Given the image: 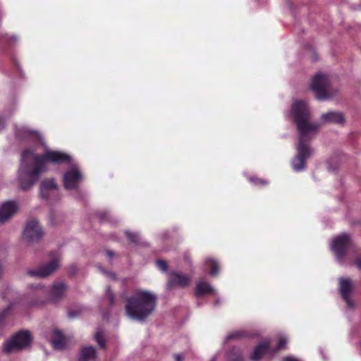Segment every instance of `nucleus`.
<instances>
[{"instance_id": "f03ea898", "label": "nucleus", "mask_w": 361, "mask_h": 361, "mask_svg": "<svg viewBox=\"0 0 361 361\" xmlns=\"http://www.w3.org/2000/svg\"><path fill=\"white\" fill-rule=\"evenodd\" d=\"M71 161L69 154L59 151L47 150L42 155L37 154L30 149L23 151L18 173L20 188L23 190L31 188L39 180L40 174L47 171V164H61Z\"/></svg>"}, {"instance_id": "b1692460", "label": "nucleus", "mask_w": 361, "mask_h": 361, "mask_svg": "<svg viewBox=\"0 0 361 361\" xmlns=\"http://www.w3.org/2000/svg\"><path fill=\"white\" fill-rule=\"evenodd\" d=\"M94 338L100 347H102V348L105 347V342L103 338L102 333L101 331H97L95 334Z\"/></svg>"}, {"instance_id": "dca6fc26", "label": "nucleus", "mask_w": 361, "mask_h": 361, "mask_svg": "<svg viewBox=\"0 0 361 361\" xmlns=\"http://www.w3.org/2000/svg\"><path fill=\"white\" fill-rule=\"evenodd\" d=\"M57 188L56 183L54 179H47L42 182L40 186V195L47 199L49 196V192L51 190H56Z\"/></svg>"}, {"instance_id": "f704fd0d", "label": "nucleus", "mask_w": 361, "mask_h": 361, "mask_svg": "<svg viewBox=\"0 0 361 361\" xmlns=\"http://www.w3.org/2000/svg\"><path fill=\"white\" fill-rule=\"evenodd\" d=\"M283 361H300V360L293 357L288 356V357H285L283 359Z\"/></svg>"}, {"instance_id": "cd10ccee", "label": "nucleus", "mask_w": 361, "mask_h": 361, "mask_svg": "<svg viewBox=\"0 0 361 361\" xmlns=\"http://www.w3.org/2000/svg\"><path fill=\"white\" fill-rule=\"evenodd\" d=\"M250 180L254 183L255 185H264L267 183L264 180L258 178H252Z\"/></svg>"}, {"instance_id": "0eeeda50", "label": "nucleus", "mask_w": 361, "mask_h": 361, "mask_svg": "<svg viewBox=\"0 0 361 361\" xmlns=\"http://www.w3.org/2000/svg\"><path fill=\"white\" fill-rule=\"evenodd\" d=\"M60 256L54 254L49 262L39 267L37 269L27 270V274L39 278H45L51 274L59 266Z\"/></svg>"}, {"instance_id": "c85d7f7f", "label": "nucleus", "mask_w": 361, "mask_h": 361, "mask_svg": "<svg viewBox=\"0 0 361 361\" xmlns=\"http://www.w3.org/2000/svg\"><path fill=\"white\" fill-rule=\"evenodd\" d=\"M35 288L37 289V294H39H39H44V293H46L47 292V289L44 286H41L39 284L36 286L35 287Z\"/></svg>"}, {"instance_id": "6e6552de", "label": "nucleus", "mask_w": 361, "mask_h": 361, "mask_svg": "<svg viewBox=\"0 0 361 361\" xmlns=\"http://www.w3.org/2000/svg\"><path fill=\"white\" fill-rule=\"evenodd\" d=\"M82 180V175L77 166L69 169L63 175V185L66 190H75L79 188Z\"/></svg>"}, {"instance_id": "4c0bfd02", "label": "nucleus", "mask_w": 361, "mask_h": 361, "mask_svg": "<svg viewBox=\"0 0 361 361\" xmlns=\"http://www.w3.org/2000/svg\"><path fill=\"white\" fill-rule=\"evenodd\" d=\"M231 361H243V359L240 355H238L236 358L232 360Z\"/></svg>"}, {"instance_id": "20e7f679", "label": "nucleus", "mask_w": 361, "mask_h": 361, "mask_svg": "<svg viewBox=\"0 0 361 361\" xmlns=\"http://www.w3.org/2000/svg\"><path fill=\"white\" fill-rule=\"evenodd\" d=\"M31 341L32 337L30 332L20 331L4 343L3 350L6 353L18 351L28 347Z\"/></svg>"}, {"instance_id": "72a5a7b5", "label": "nucleus", "mask_w": 361, "mask_h": 361, "mask_svg": "<svg viewBox=\"0 0 361 361\" xmlns=\"http://www.w3.org/2000/svg\"><path fill=\"white\" fill-rule=\"evenodd\" d=\"M5 127V121L4 118L1 116H0V130L4 129Z\"/></svg>"}, {"instance_id": "aec40b11", "label": "nucleus", "mask_w": 361, "mask_h": 361, "mask_svg": "<svg viewBox=\"0 0 361 361\" xmlns=\"http://www.w3.org/2000/svg\"><path fill=\"white\" fill-rule=\"evenodd\" d=\"M205 265L211 268L210 274L215 276L219 273V264L213 258H207L205 259Z\"/></svg>"}, {"instance_id": "412c9836", "label": "nucleus", "mask_w": 361, "mask_h": 361, "mask_svg": "<svg viewBox=\"0 0 361 361\" xmlns=\"http://www.w3.org/2000/svg\"><path fill=\"white\" fill-rule=\"evenodd\" d=\"M247 336V334L243 330L234 331L227 335L226 341L238 340L245 338Z\"/></svg>"}, {"instance_id": "f257e3e1", "label": "nucleus", "mask_w": 361, "mask_h": 361, "mask_svg": "<svg viewBox=\"0 0 361 361\" xmlns=\"http://www.w3.org/2000/svg\"><path fill=\"white\" fill-rule=\"evenodd\" d=\"M293 116L298 133V142L296 146L297 154L291 161V166L296 172L304 171L306 160L313 154V150L307 143L312 139L319 130V124L310 121V111L307 104L302 101H295L291 108Z\"/></svg>"}, {"instance_id": "423d86ee", "label": "nucleus", "mask_w": 361, "mask_h": 361, "mask_svg": "<svg viewBox=\"0 0 361 361\" xmlns=\"http://www.w3.org/2000/svg\"><path fill=\"white\" fill-rule=\"evenodd\" d=\"M329 78L324 74H317L312 81L311 88L319 100H325L331 97L329 94Z\"/></svg>"}, {"instance_id": "4be33fe9", "label": "nucleus", "mask_w": 361, "mask_h": 361, "mask_svg": "<svg viewBox=\"0 0 361 361\" xmlns=\"http://www.w3.org/2000/svg\"><path fill=\"white\" fill-rule=\"evenodd\" d=\"M125 234L131 243L135 244H139L140 243V236L138 233H133L127 230L125 231Z\"/></svg>"}, {"instance_id": "9b49d317", "label": "nucleus", "mask_w": 361, "mask_h": 361, "mask_svg": "<svg viewBox=\"0 0 361 361\" xmlns=\"http://www.w3.org/2000/svg\"><path fill=\"white\" fill-rule=\"evenodd\" d=\"M190 281V277L180 272H171L169 274L167 287L172 289L174 286L185 288L188 286Z\"/></svg>"}, {"instance_id": "9d476101", "label": "nucleus", "mask_w": 361, "mask_h": 361, "mask_svg": "<svg viewBox=\"0 0 361 361\" xmlns=\"http://www.w3.org/2000/svg\"><path fill=\"white\" fill-rule=\"evenodd\" d=\"M353 286L350 279L341 278L339 280V292L342 298L346 302L348 307L353 308L354 303L350 299Z\"/></svg>"}, {"instance_id": "a211bd4d", "label": "nucleus", "mask_w": 361, "mask_h": 361, "mask_svg": "<svg viewBox=\"0 0 361 361\" xmlns=\"http://www.w3.org/2000/svg\"><path fill=\"white\" fill-rule=\"evenodd\" d=\"M208 293L216 295L214 289L210 284L204 281H199L196 285L195 295L200 297Z\"/></svg>"}, {"instance_id": "58836bf2", "label": "nucleus", "mask_w": 361, "mask_h": 361, "mask_svg": "<svg viewBox=\"0 0 361 361\" xmlns=\"http://www.w3.org/2000/svg\"><path fill=\"white\" fill-rule=\"evenodd\" d=\"M220 304V300L219 298H217L214 301V305H219Z\"/></svg>"}, {"instance_id": "7c9ffc66", "label": "nucleus", "mask_w": 361, "mask_h": 361, "mask_svg": "<svg viewBox=\"0 0 361 361\" xmlns=\"http://www.w3.org/2000/svg\"><path fill=\"white\" fill-rule=\"evenodd\" d=\"M354 263L359 269H361V257L356 258Z\"/></svg>"}, {"instance_id": "2eb2a0df", "label": "nucleus", "mask_w": 361, "mask_h": 361, "mask_svg": "<svg viewBox=\"0 0 361 361\" xmlns=\"http://www.w3.org/2000/svg\"><path fill=\"white\" fill-rule=\"evenodd\" d=\"M50 342L55 349L61 350L66 345V338L61 331L54 330L51 334Z\"/></svg>"}, {"instance_id": "2f4dec72", "label": "nucleus", "mask_w": 361, "mask_h": 361, "mask_svg": "<svg viewBox=\"0 0 361 361\" xmlns=\"http://www.w3.org/2000/svg\"><path fill=\"white\" fill-rule=\"evenodd\" d=\"M43 302H44V300H36V301L30 302L29 305H38L42 304Z\"/></svg>"}, {"instance_id": "393cba45", "label": "nucleus", "mask_w": 361, "mask_h": 361, "mask_svg": "<svg viewBox=\"0 0 361 361\" xmlns=\"http://www.w3.org/2000/svg\"><path fill=\"white\" fill-rule=\"evenodd\" d=\"M287 338L284 336H282L279 338L278 345H277V350H280L283 348H284L287 344Z\"/></svg>"}, {"instance_id": "a878e982", "label": "nucleus", "mask_w": 361, "mask_h": 361, "mask_svg": "<svg viewBox=\"0 0 361 361\" xmlns=\"http://www.w3.org/2000/svg\"><path fill=\"white\" fill-rule=\"evenodd\" d=\"M157 265L158 268L163 271H166L168 270V264L164 260H158L157 262Z\"/></svg>"}, {"instance_id": "bb28decb", "label": "nucleus", "mask_w": 361, "mask_h": 361, "mask_svg": "<svg viewBox=\"0 0 361 361\" xmlns=\"http://www.w3.org/2000/svg\"><path fill=\"white\" fill-rule=\"evenodd\" d=\"M13 306V303H10L8 305V307L6 308L5 310H4L0 313V322H1L4 319V318L8 314L9 311L11 310Z\"/></svg>"}, {"instance_id": "c9c22d12", "label": "nucleus", "mask_w": 361, "mask_h": 361, "mask_svg": "<svg viewBox=\"0 0 361 361\" xmlns=\"http://www.w3.org/2000/svg\"><path fill=\"white\" fill-rule=\"evenodd\" d=\"M106 255L108 256V257H109V259H112V258L114 257L115 254H114V252L113 251H111V250H107V251H106Z\"/></svg>"}, {"instance_id": "f3484780", "label": "nucleus", "mask_w": 361, "mask_h": 361, "mask_svg": "<svg viewBox=\"0 0 361 361\" xmlns=\"http://www.w3.org/2000/svg\"><path fill=\"white\" fill-rule=\"evenodd\" d=\"M270 345V341L268 340L264 341L260 343L254 350L251 360L253 361H258L262 358L263 355L267 352Z\"/></svg>"}, {"instance_id": "e433bc0d", "label": "nucleus", "mask_w": 361, "mask_h": 361, "mask_svg": "<svg viewBox=\"0 0 361 361\" xmlns=\"http://www.w3.org/2000/svg\"><path fill=\"white\" fill-rule=\"evenodd\" d=\"M109 277L112 278V279H115L116 277V275L114 273H112V272H106V273Z\"/></svg>"}, {"instance_id": "4468645a", "label": "nucleus", "mask_w": 361, "mask_h": 361, "mask_svg": "<svg viewBox=\"0 0 361 361\" xmlns=\"http://www.w3.org/2000/svg\"><path fill=\"white\" fill-rule=\"evenodd\" d=\"M321 119L324 123H333L336 124H341L344 123V116L342 113L336 111H330L323 114Z\"/></svg>"}, {"instance_id": "6ab92c4d", "label": "nucleus", "mask_w": 361, "mask_h": 361, "mask_svg": "<svg viewBox=\"0 0 361 361\" xmlns=\"http://www.w3.org/2000/svg\"><path fill=\"white\" fill-rule=\"evenodd\" d=\"M96 359V350L92 346L82 348L79 357V361H94Z\"/></svg>"}, {"instance_id": "5701e85b", "label": "nucleus", "mask_w": 361, "mask_h": 361, "mask_svg": "<svg viewBox=\"0 0 361 361\" xmlns=\"http://www.w3.org/2000/svg\"><path fill=\"white\" fill-rule=\"evenodd\" d=\"M105 298L107 300L108 305L111 307L114 305L115 302V294L111 290L110 287H107L105 291Z\"/></svg>"}, {"instance_id": "39448f33", "label": "nucleus", "mask_w": 361, "mask_h": 361, "mask_svg": "<svg viewBox=\"0 0 361 361\" xmlns=\"http://www.w3.org/2000/svg\"><path fill=\"white\" fill-rule=\"evenodd\" d=\"M353 243L350 236L347 233H342L336 236L332 241L331 249L335 254L338 261L341 262L347 253L353 248Z\"/></svg>"}, {"instance_id": "ddd939ff", "label": "nucleus", "mask_w": 361, "mask_h": 361, "mask_svg": "<svg viewBox=\"0 0 361 361\" xmlns=\"http://www.w3.org/2000/svg\"><path fill=\"white\" fill-rule=\"evenodd\" d=\"M66 286L65 283L60 282L54 283L49 290V299L51 301L56 302L61 300L65 294Z\"/></svg>"}, {"instance_id": "1a4fd4ad", "label": "nucleus", "mask_w": 361, "mask_h": 361, "mask_svg": "<svg viewBox=\"0 0 361 361\" xmlns=\"http://www.w3.org/2000/svg\"><path fill=\"white\" fill-rule=\"evenodd\" d=\"M43 231L39 222L36 219H32L27 222L23 231V238L29 243L38 241L42 238Z\"/></svg>"}, {"instance_id": "7ed1b4c3", "label": "nucleus", "mask_w": 361, "mask_h": 361, "mask_svg": "<svg viewBox=\"0 0 361 361\" xmlns=\"http://www.w3.org/2000/svg\"><path fill=\"white\" fill-rule=\"evenodd\" d=\"M157 296L147 290H139L128 298L126 304V314L132 319L143 322L154 310Z\"/></svg>"}, {"instance_id": "a19ab883", "label": "nucleus", "mask_w": 361, "mask_h": 361, "mask_svg": "<svg viewBox=\"0 0 361 361\" xmlns=\"http://www.w3.org/2000/svg\"><path fill=\"white\" fill-rule=\"evenodd\" d=\"M18 135L20 136V135H21V133L20 132H18Z\"/></svg>"}, {"instance_id": "473e14b6", "label": "nucleus", "mask_w": 361, "mask_h": 361, "mask_svg": "<svg viewBox=\"0 0 361 361\" xmlns=\"http://www.w3.org/2000/svg\"><path fill=\"white\" fill-rule=\"evenodd\" d=\"M176 361H183V357L181 354H175L173 355Z\"/></svg>"}, {"instance_id": "ea45409f", "label": "nucleus", "mask_w": 361, "mask_h": 361, "mask_svg": "<svg viewBox=\"0 0 361 361\" xmlns=\"http://www.w3.org/2000/svg\"><path fill=\"white\" fill-rule=\"evenodd\" d=\"M210 361H216V357H213Z\"/></svg>"}, {"instance_id": "f8f14e48", "label": "nucleus", "mask_w": 361, "mask_h": 361, "mask_svg": "<svg viewBox=\"0 0 361 361\" xmlns=\"http://www.w3.org/2000/svg\"><path fill=\"white\" fill-rule=\"evenodd\" d=\"M18 207L14 201H7L0 206V222L4 223L12 217L17 212Z\"/></svg>"}, {"instance_id": "c756f323", "label": "nucleus", "mask_w": 361, "mask_h": 361, "mask_svg": "<svg viewBox=\"0 0 361 361\" xmlns=\"http://www.w3.org/2000/svg\"><path fill=\"white\" fill-rule=\"evenodd\" d=\"M36 133V131L32 130H29L26 128L22 129V134H28V135H34Z\"/></svg>"}]
</instances>
